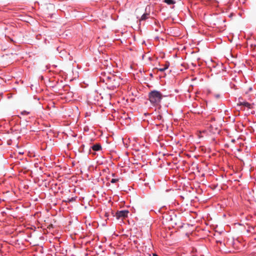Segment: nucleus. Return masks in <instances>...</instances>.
<instances>
[{"label": "nucleus", "mask_w": 256, "mask_h": 256, "mask_svg": "<svg viewBox=\"0 0 256 256\" xmlns=\"http://www.w3.org/2000/svg\"><path fill=\"white\" fill-rule=\"evenodd\" d=\"M129 212L128 210H122L118 211L116 214V217L117 219H122L128 216Z\"/></svg>", "instance_id": "20e7f679"}, {"label": "nucleus", "mask_w": 256, "mask_h": 256, "mask_svg": "<svg viewBox=\"0 0 256 256\" xmlns=\"http://www.w3.org/2000/svg\"><path fill=\"white\" fill-rule=\"evenodd\" d=\"M169 66H170V63L168 62H166L165 63L164 67L158 68V71L162 72L164 71L166 69H168V68Z\"/></svg>", "instance_id": "0eeeda50"}, {"label": "nucleus", "mask_w": 256, "mask_h": 256, "mask_svg": "<svg viewBox=\"0 0 256 256\" xmlns=\"http://www.w3.org/2000/svg\"><path fill=\"white\" fill-rule=\"evenodd\" d=\"M30 112H29L23 110L20 112V114L22 115H28V114H30Z\"/></svg>", "instance_id": "9b49d317"}, {"label": "nucleus", "mask_w": 256, "mask_h": 256, "mask_svg": "<svg viewBox=\"0 0 256 256\" xmlns=\"http://www.w3.org/2000/svg\"><path fill=\"white\" fill-rule=\"evenodd\" d=\"M166 220L171 222V224H176V222L174 220V218H172V216H168V218H166Z\"/></svg>", "instance_id": "6e6552de"}, {"label": "nucleus", "mask_w": 256, "mask_h": 256, "mask_svg": "<svg viewBox=\"0 0 256 256\" xmlns=\"http://www.w3.org/2000/svg\"><path fill=\"white\" fill-rule=\"evenodd\" d=\"M153 256H158L156 254H153Z\"/></svg>", "instance_id": "2eb2a0df"}, {"label": "nucleus", "mask_w": 256, "mask_h": 256, "mask_svg": "<svg viewBox=\"0 0 256 256\" xmlns=\"http://www.w3.org/2000/svg\"><path fill=\"white\" fill-rule=\"evenodd\" d=\"M214 96L215 98H218L220 97V94H214Z\"/></svg>", "instance_id": "ddd939ff"}, {"label": "nucleus", "mask_w": 256, "mask_h": 256, "mask_svg": "<svg viewBox=\"0 0 256 256\" xmlns=\"http://www.w3.org/2000/svg\"><path fill=\"white\" fill-rule=\"evenodd\" d=\"M118 181V179L117 178H112L110 180V182L112 184L116 183V182Z\"/></svg>", "instance_id": "f8f14e48"}, {"label": "nucleus", "mask_w": 256, "mask_h": 256, "mask_svg": "<svg viewBox=\"0 0 256 256\" xmlns=\"http://www.w3.org/2000/svg\"><path fill=\"white\" fill-rule=\"evenodd\" d=\"M92 149L94 151H99L102 149L101 145L99 144H96L93 145L91 147Z\"/></svg>", "instance_id": "423d86ee"}, {"label": "nucleus", "mask_w": 256, "mask_h": 256, "mask_svg": "<svg viewBox=\"0 0 256 256\" xmlns=\"http://www.w3.org/2000/svg\"><path fill=\"white\" fill-rule=\"evenodd\" d=\"M161 118H162V116H161L159 115V116H158V119H161Z\"/></svg>", "instance_id": "4468645a"}, {"label": "nucleus", "mask_w": 256, "mask_h": 256, "mask_svg": "<svg viewBox=\"0 0 256 256\" xmlns=\"http://www.w3.org/2000/svg\"><path fill=\"white\" fill-rule=\"evenodd\" d=\"M150 14L148 13L144 14L141 16L140 21L145 20L149 18Z\"/></svg>", "instance_id": "1a4fd4ad"}, {"label": "nucleus", "mask_w": 256, "mask_h": 256, "mask_svg": "<svg viewBox=\"0 0 256 256\" xmlns=\"http://www.w3.org/2000/svg\"><path fill=\"white\" fill-rule=\"evenodd\" d=\"M164 2L168 4H172L176 3V2L173 0H164Z\"/></svg>", "instance_id": "9d476101"}, {"label": "nucleus", "mask_w": 256, "mask_h": 256, "mask_svg": "<svg viewBox=\"0 0 256 256\" xmlns=\"http://www.w3.org/2000/svg\"><path fill=\"white\" fill-rule=\"evenodd\" d=\"M208 124L209 125L210 130L214 134L219 132V124L216 122L214 118L212 117L210 118Z\"/></svg>", "instance_id": "f03ea898"}, {"label": "nucleus", "mask_w": 256, "mask_h": 256, "mask_svg": "<svg viewBox=\"0 0 256 256\" xmlns=\"http://www.w3.org/2000/svg\"><path fill=\"white\" fill-rule=\"evenodd\" d=\"M238 106H241L240 109L241 110H244L245 108H246L248 109H250L252 108V105L247 102H240L238 104Z\"/></svg>", "instance_id": "39448f33"}, {"label": "nucleus", "mask_w": 256, "mask_h": 256, "mask_svg": "<svg viewBox=\"0 0 256 256\" xmlns=\"http://www.w3.org/2000/svg\"><path fill=\"white\" fill-rule=\"evenodd\" d=\"M162 98V94L156 90H153L148 94V100L150 104L154 106H160Z\"/></svg>", "instance_id": "f257e3e1"}, {"label": "nucleus", "mask_w": 256, "mask_h": 256, "mask_svg": "<svg viewBox=\"0 0 256 256\" xmlns=\"http://www.w3.org/2000/svg\"><path fill=\"white\" fill-rule=\"evenodd\" d=\"M106 79L108 80L106 84L108 85L110 88H114L118 86V84L116 82V76H108Z\"/></svg>", "instance_id": "7ed1b4c3"}, {"label": "nucleus", "mask_w": 256, "mask_h": 256, "mask_svg": "<svg viewBox=\"0 0 256 256\" xmlns=\"http://www.w3.org/2000/svg\"><path fill=\"white\" fill-rule=\"evenodd\" d=\"M194 256V255H193V256Z\"/></svg>", "instance_id": "dca6fc26"}]
</instances>
